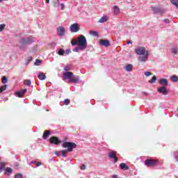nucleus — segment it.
Instances as JSON below:
<instances>
[{
    "label": "nucleus",
    "mask_w": 178,
    "mask_h": 178,
    "mask_svg": "<svg viewBox=\"0 0 178 178\" xmlns=\"http://www.w3.org/2000/svg\"><path fill=\"white\" fill-rule=\"evenodd\" d=\"M105 22H108V16L104 15L98 21V23H105Z\"/></svg>",
    "instance_id": "nucleus-20"
},
{
    "label": "nucleus",
    "mask_w": 178,
    "mask_h": 178,
    "mask_svg": "<svg viewBox=\"0 0 178 178\" xmlns=\"http://www.w3.org/2000/svg\"><path fill=\"white\" fill-rule=\"evenodd\" d=\"M164 23H167V24H169L170 23V21H169V19H165L163 20Z\"/></svg>",
    "instance_id": "nucleus-48"
},
{
    "label": "nucleus",
    "mask_w": 178,
    "mask_h": 178,
    "mask_svg": "<svg viewBox=\"0 0 178 178\" xmlns=\"http://www.w3.org/2000/svg\"><path fill=\"white\" fill-rule=\"evenodd\" d=\"M61 10H65V4L63 3H60Z\"/></svg>",
    "instance_id": "nucleus-45"
},
{
    "label": "nucleus",
    "mask_w": 178,
    "mask_h": 178,
    "mask_svg": "<svg viewBox=\"0 0 178 178\" xmlns=\"http://www.w3.org/2000/svg\"><path fill=\"white\" fill-rule=\"evenodd\" d=\"M19 42L21 43L22 47H24V45H27V44H32V42H34V40L31 37L21 38Z\"/></svg>",
    "instance_id": "nucleus-4"
},
{
    "label": "nucleus",
    "mask_w": 178,
    "mask_h": 178,
    "mask_svg": "<svg viewBox=\"0 0 178 178\" xmlns=\"http://www.w3.org/2000/svg\"><path fill=\"white\" fill-rule=\"evenodd\" d=\"M2 83L3 84H6V83H8V78L6 76H3Z\"/></svg>",
    "instance_id": "nucleus-36"
},
{
    "label": "nucleus",
    "mask_w": 178,
    "mask_h": 178,
    "mask_svg": "<svg viewBox=\"0 0 178 178\" xmlns=\"http://www.w3.org/2000/svg\"><path fill=\"white\" fill-rule=\"evenodd\" d=\"M74 74L72 72H66L63 74V80H70L74 77Z\"/></svg>",
    "instance_id": "nucleus-8"
},
{
    "label": "nucleus",
    "mask_w": 178,
    "mask_h": 178,
    "mask_svg": "<svg viewBox=\"0 0 178 178\" xmlns=\"http://www.w3.org/2000/svg\"><path fill=\"white\" fill-rule=\"evenodd\" d=\"M26 92H27V89H23L22 90L15 92V95L19 98H22Z\"/></svg>",
    "instance_id": "nucleus-11"
},
{
    "label": "nucleus",
    "mask_w": 178,
    "mask_h": 178,
    "mask_svg": "<svg viewBox=\"0 0 178 178\" xmlns=\"http://www.w3.org/2000/svg\"><path fill=\"white\" fill-rule=\"evenodd\" d=\"M113 178H118V175H113Z\"/></svg>",
    "instance_id": "nucleus-54"
},
{
    "label": "nucleus",
    "mask_w": 178,
    "mask_h": 178,
    "mask_svg": "<svg viewBox=\"0 0 178 178\" xmlns=\"http://www.w3.org/2000/svg\"><path fill=\"white\" fill-rule=\"evenodd\" d=\"M81 170H86V165L83 164V165L81 166Z\"/></svg>",
    "instance_id": "nucleus-47"
},
{
    "label": "nucleus",
    "mask_w": 178,
    "mask_h": 178,
    "mask_svg": "<svg viewBox=\"0 0 178 178\" xmlns=\"http://www.w3.org/2000/svg\"><path fill=\"white\" fill-rule=\"evenodd\" d=\"M41 63H42V61H41V60L36 59L34 65L35 66H40Z\"/></svg>",
    "instance_id": "nucleus-32"
},
{
    "label": "nucleus",
    "mask_w": 178,
    "mask_h": 178,
    "mask_svg": "<svg viewBox=\"0 0 178 178\" xmlns=\"http://www.w3.org/2000/svg\"><path fill=\"white\" fill-rule=\"evenodd\" d=\"M25 86H31V81L30 80H25L24 82Z\"/></svg>",
    "instance_id": "nucleus-33"
},
{
    "label": "nucleus",
    "mask_w": 178,
    "mask_h": 178,
    "mask_svg": "<svg viewBox=\"0 0 178 178\" xmlns=\"http://www.w3.org/2000/svg\"><path fill=\"white\" fill-rule=\"evenodd\" d=\"M15 165L17 168H18V167H19V163H16L15 164Z\"/></svg>",
    "instance_id": "nucleus-53"
},
{
    "label": "nucleus",
    "mask_w": 178,
    "mask_h": 178,
    "mask_svg": "<svg viewBox=\"0 0 178 178\" xmlns=\"http://www.w3.org/2000/svg\"><path fill=\"white\" fill-rule=\"evenodd\" d=\"M31 60H33V57H32V56L28 57V58H27V63H26V65H29V63L30 62H31Z\"/></svg>",
    "instance_id": "nucleus-38"
},
{
    "label": "nucleus",
    "mask_w": 178,
    "mask_h": 178,
    "mask_svg": "<svg viewBox=\"0 0 178 178\" xmlns=\"http://www.w3.org/2000/svg\"><path fill=\"white\" fill-rule=\"evenodd\" d=\"M30 163H31H31H35V164H36V163H37V161H31Z\"/></svg>",
    "instance_id": "nucleus-52"
},
{
    "label": "nucleus",
    "mask_w": 178,
    "mask_h": 178,
    "mask_svg": "<svg viewBox=\"0 0 178 178\" xmlns=\"http://www.w3.org/2000/svg\"><path fill=\"white\" fill-rule=\"evenodd\" d=\"M47 3H49V0H46Z\"/></svg>",
    "instance_id": "nucleus-56"
},
{
    "label": "nucleus",
    "mask_w": 178,
    "mask_h": 178,
    "mask_svg": "<svg viewBox=\"0 0 178 178\" xmlns=\"http://www.w3.org/2000/svg\"><path fill=\"white\" fill-rule=\"evenodd\" d=\"M58 55H60V56H63V55H65V49H60L58 50Z\"/></svg>",
    "instance_id": "nucleus-30"
},
{
    "label": "nucleus",
    "mask_w": 178,
    "mask_h": 178,
    "mask_svg": "<svg viewBox=\"0 0 178 178\" xmlns=\"http://www.w3.org/2000/svg\"><path fill=\"white\" fill-rule=\"evenodd\" d=\"M5 26L6 25L3 24H0V32L3 31V29H5Z\"/></svg>",
    "instance_id": "nucleus-41"
},
{
    "label": "nucleus",
    "mask_w": 178,
    "mask_h": 178,
    "mask_svg": "<svg viewBox=\"0 0 178 178\" xmlns=\"http://www.w3.org/2000/svg\"><path fill=\"white\" fill-rule=\"evenodd\" d=\"M145 163L148 167L155 166V165H156V160H151V159H147L145 160Z\"/></svg>",
    "instance_id": "nucleus-10"
},
{
    "label": "nucleus",
    "mask_w": 178,
    "mask_h": 178,
    "mask_svg": "<svg viewBox=\"0 0 178 178\" xmlns=\"http://www.w3.org/2000/svg\"><path fill=\"white\" fill-rule=\"evenodd\" d=\"M12 172H13V170L11 168H7L5 170V173L7 175V176H9V175H12Z\"/></svg>",
    "instance_id": "nucleus-23"
},
{
    "label": "nucleus",
    "mask_w": 178,
    "mask_h": 178,
    "mask_svg": "<svg viewBox=\"0 0 178 178\" xmlns=\"http://www.w3.org/2000/svg\"><path fill=\"white\" fill-rule=\"evenodd\" d=\"M50 144H55V145H58V144H60V140L56 136H51L49 138Z\"/></svg>",
    "instance_id": "nucleus-7"
},
{
    "label": "nucleus",
    "mask_w": 178,
    "mask_h": 178,
    "mask_svg": "<svg viewBox=\"0 0 178 178\" xmlns=\"http://www.w3.org/2000/svg\"><path fill=\"white\" fill-rule=\"evenodd\" d=\"M80 49H81V48H80V46H79L78 47H75L73 51L74 52H79V51H80Z\"/></svg>",
    "instance_id": "nucleus-42"
},
{
    "label": "nucleus",
    "mask_w": 178,
    "mask_h": 178,
    "mask_svg": "<svg viewBox=\"0 0 178 178\" xmlns=\"http://www.w3.org/2000/svg\"><path fill=\"white\" fill-rule=\"evenodd\" d=\"M120 169H122V170H129V167L127 166V165L124 163H122L120 165Z\"/></svg>",
    "instance_id": "nucleus-19"
},
{
    "label": "nucleus",
    "mask_w": 178,
    "mask_h": 178,
    "mask_svg": "<svg viewBox=\"0 0 178 178\" xmlns=\"http://www.w3.org/2000/svg\"><path fill=\"white\" fill-rule=\"evenodd\" d=\"M171 3L178 9V0H171Z\"/></svg>",
    "instance_id": "nucleus-29"
},
{
    "label": "nucleus",
    "mask_w": 178,
    "mask_h": 178,
    "mask_svg": "<svg viewBox=\"0 0 178 178\" xmlns=\"http://www.w3.org/2000/svg\"><path fill=\"white\" fill-rule=\"evenodd\" d=\"M159 83L161 86H163L164 87H168V86H169V81L166 79H160Z\"/></svg>",
    "instance_id": "nucleus-12"
},
{
    "label": "nucleus",
    "mask_w": 178,
    "mask_h": 178,
    "mask_svg": "<svg viewBox=\"0 0 178 178\" xmlns=\"http://www.w3.org/2000/svg\"><path fill=\"white\" fill-rule=\"evenodd\" d=\"M156 80H158V78L156 77V76H154L152 79L149 81V83H150V84L156 83Z\"/></svg>",
    "instance_id": "nucleus-27"
},
{
    "label": "nucleus",
    "mask_w": 178,
    "mask_h": 178,
    "mask_svg": "<svg viewBox=\"0 0 178 178\" xmlns=\"http://www.w3.org/2000/svg\"><path fill=\"white\" fill-rule=\"evenodd\" d=\"M80 81V79H79V77H76V76L74 75V77H72L70 80V83H73L74 84L77 83L78 81Z\"/></svg>",
    "instance_id": "nucleus-16"
},
{
    "label": "nucleus",
    "mask_w": 178,
    "mask_h": 178,
    "mask_svg": "<svg viewBox=\"0 0 178 178\" xmlns=\"http://www.w3.org/2000/svg\"><path fill=\"white\" fill-rule=\"evenodd\" d=\"M4 1H8V0H4Z\"/></svg>",
    "instance_id": "nucleus-60"
},
{
    "label": "nucleus",
    "mask_w": 178,
    "mask_h": 178,
    "mask_svg": "<svg viewBox=\"0 0 178 178\" xmlns=\"http://www.w3.org/2000/svg\"><path fill=\"white\" fill-rule=\"evenodd\" d=\"M171 52H172V55H176L177 54V49L172 48L171 50Z\"/></svg>",
    "instance_id": "nucleus-34"
},
{
    "label": "nucleus",
    "mask_w": 178,
    "mask_h": 178,
    "mask_svg": "<svg viewBox=\"0 0 178 178\" xmlns=\"http://www.w3.org/2000/svg\"><path fill=\"white\" fill-rule=\"evenodd\" d=\"M15 178H23L22 174H17L15 175Z\"/></svg>",
    "instance_id": "nucleus-44"
},
{
    "label": "nucleus",
    "mask_w": 178,
    "mask_h": 178,
    "mask_svg": "<svg viewBox=\"0 0 178 178\" xmlns=\"http://www.w3.org/2000/svg\"><path fill=\"white\" fill-rule=\"evenodd\" d=\"M143 94L144 95H147V92H143Z\"/></svg>",
    "instance_id": "nucleus-55"
},
{
    "label": "nucleus",
    "mask_w": 178,
    "mask_h": 178,
    "mask_svg": "<svg viewBox=\"0 0 178 178\" xmlns=\"http://www.w3.org/2000/svg\"><path fill=\"white\" fill-rule=\"evenodd\" d=\"M2 1H3V0H0V3H1V2H2Z\"/></svg>",
    "instance_id": "nucleus-58"
},
{
    "label": "nucleus",
    "mask_w": 178,
    "mask_h": 178,
    "mask_svg": "<svg viewBox=\"0 0 178 178\" xmlns=\"http://www.w3.org/2000/svg\"><path fill=\"white\" fill-rule=\"evenodd\" d=\"M108 158H111V159H114V163L118 162V157H116V152L115 151H111L108 152Z\"/></svg>",
    "instance_id": "nucleus-9"
},
{
    "label": "nucleus",
    "mask_w": 178,
    "mask_h": 178,
    "mask_svg": "<svg viewBox=\"0 0 178 178\" xmlns=\"http://www.w3.org/2000/svg\"><path fill=\"white\" fill-rule=\"evenodd\" d=\"M70 30L72 33H77L80 31V26L77 23L73 24L70 26Z\"/></svg>",
    "instance_id": "nucleus-5"
},
{
    "label": "nucleus",
    "mask_w": 178,
    "mask_h": 178,
    "mask_svg": "<svg viewBox=\"0 0 178 178\" xmlns=\"http://www.w3.org/2000/svg\"><path fill=\"white\" fill-rule=\"evenodd\" d=\"M72 45L73 46V47H74L75 45H79V43H78V42H77V39L76 40H73L72 42Z\"/></svg>",
    "instance_id": "nucleus-37"
},
{
    "label": "nucleus",
    "mask_w": 178,
    "mask_h": 178,
    "mask_svg": "<svg viewBox=\"0 0 178 178\" xmlns=\"http://www.w3.org/2000/svg\"><path fill=\"white\" fill-rule=\"evenodd\" d=\"M159 92L160 94H163V95H166L168 94V89H166V87L165 86H161L158 89Z\"/></svg>",
    "instance_id": "nucleus-14"
},
{
    "label": "nucleus",
    "mask_w": 178,
    "mask_h": 178,
    "mask_svg": "<svg viewBox=\"0 0 178 178\" xmlns=\"http://www.w3.org/2000/svg\"><path fill=\"white\" fill-rule=\"evenodd\" d=\"M62 147L63 148H67L65 150L68 152H72L74 148L77 147V145L72 142H64L63 143Z\"/></svg>",
    "instance_id": "nucleus-3"
},
{
    "label": "nucleus",
    "mask_w": 178,
    "mask_h": 178,
    "mask_svg": "<svg viewBox=\"0 0 178 178\" xmlns=\"http://www.w3.org/2000/svg\"><path fill=\"white\" fill-rule=\"evenodd\" d=\"M100 45H102V47H108L111 45V42H109V40H102L99 42Z\"/></svg>",
    "instance_id": "nucleus-13"
},
{
    "label": "nucleus",
    "mask_w": 178,
    "mask_h": 178,
    "mask_svg": "<svg viewBox=\"0 0 178 178\" xmlns=\"http://www.w3.org/2000/svg\"><path fill=\"white\" fill-rule=\"evenodd\" d=\"M154 13H163L165 10L159 7H153L152 8Z\"/></svg>",
    "instance_id": "nucleus-15"
},
{
    "label": "nucleus",
    "mask_w": 178,
    "mask_h": 178,
    "mask_svg": "<svg viewBox=\"0 0 178 178\" xmlns=\"http://www.w3.org/2000/svg\"><path fill=\"white\" fill-rule=\"evenodd\" d=\"M6 88H8V85H4V86L0 87V94H1V92H3V91H5L6 90Z\"/></svg>",
    "instance_id": "nucleus-31"
},
{
    "label": "nucleus",
    "mask_w": 178,
    "mask_h": 178,
    "mask_svg": "<svg viewBox=\"0 0 178 178\" xmlns=\"http://www.w3.org/2000/svg\"><path fill=\"white\" fill-rule=\"evenodd\" d=\"M67 152H68L66 149L60 151V154H61V156H63V158H66V156H67Z\"/></svg>",
    "instance_id": "nucleus-25"
},
{
    "label": "nucleus",
    "mask_w": 178,
    "mask_h": 178,
    "mask_svg": "<svg viewBox=\"0 0 178 178\" xmlns=\"http://www.w3.org/2000/svg\"><path fill=\"white\" fill-rule=\"evenodd\" d=\"M128 44H131V41L128 42Z\"/></svg>",
    "instance_id": "nucleus-57"
},
{
    "label": "nucleus",
    "mask_w": 178,
    "mask_h": 178,
    "mask_svg": "<svg viewBox=\"0 0 178 178\" xmlns=\"http://www.w3.org/2000/svg\"><path fill=\"white\" fill-rule=\"evenodd\" d=\"M54 154L56 156H60V152H55Z\"/></svg>",
    "instance_id": "nucleus-46"
},
{
    "label": "nucleus",
    "mask_w": 178,
    "mask_h": 178,
    "mask_svg": "<svg viewBox=\"0 0 178 178\" xmlns=\"http://www.w3.org/2000/svg\"><path fill=\"white\" fill-rule=\"evenodd\" d=\"M51 45H55V43H52V44Z\"/></svg>",
    "instance_id": "nucleus-59"
},
{
    "label": "nucleus",
    "mask_w": 178,
    "mask_h": 178,
    "mask_svg": "<svg viewBox=\"0 0 178 178\" xmlns=\"http://www.w3.org/2000/svg\"><path fill=\"white\" fill-rule=\"evenodd\" d=\"M6 163L3 162H1L0 163V173H2V172H3V170H5L6 169Z\"/></svg>",
    "instance_id": "nucleus-21"
},
{
    "label": "nucleus",
    "mask_w": 178,
    "mask_h": 178,
    "mask_svg": "<svg viewBox=\"0 0 178 178\" xmlns=\"http://www.w3.org/2000/svg\"><path fill=\"white\" fill-rule=\"evenodd\" d=\"M89 33L90 34V35H92L93 37H98V32L95 31H90Z\"/></svg>",
    "instance_id": "nucleus-28"
},
{
    "label": "nucleus",
    "mask_w": 178,
    "mask_h": 178,
    "mask_svg": "<svg viewBox=\"0 0 178 178\" xmlns=\"http://www.w3.org/2000/svg\"><path fill=\"white\" fill-rule=\"evenodd\" d=\"M64 70L65 71V72H69V68H67L66 67H64Z\"/></svg>",
    "instance_id": "nucleus-51"
},
{
    "label": "nucleus",
    "mask_w": 178,
    "mask_h": 178,
    "mask_svg": "<svg viewBox=\"0 0 178 178\" xmlns=\"http://www.w3.org/2000/svg\"><path fill=\"white\" fill-rule=\"evenodd\" d=\"M176 154H178V153L177 152L175 153V158L176 161H178V156H177Z\"/></svg>",
    "instance_id": "nucleus-50"
},
{
    "label": "nucleus",
    "mask_w": 178,
    "mask_h": 178,
    "mask_svg": "<svg viewBox=\"0 0 178 178\" xmlns=\"http://www.w3.org/2000/svg\"><path fill=\"white\" fill-rule=\"evenodd\" d=\"M171 81L173 83H177L178 81V76L177 75L171 76Z\"/></svg>",
    "instance_id": "nucleus-26"
},
{
    "label": "nucleus",
    "mask_w": 178,
    "mask_h": 178,
    "mask_svg": "<svg viewBox=\"0 0 178 178\" xmlns=\"http://www.w3.org/2000/svg\"><path fill=\"white\" fill-rule=\"evenodd\" d=\"M71 53H72V51L70 50V49H67L65 51V55H69V54H71Z\"/></svg>",
    "instance_id": "nucleus-43"
},
{
    "label": "nucleus",
    "mask_w": 178,
    "mask_h": 178,
    "mask_svg": "<svg viewBox=\"0 0 178 178\" xmlns=\"http://www.w3.org/2000/svg\"><path fill=\"white\" fill-rule=\"evenodd\" d=\"M38 77L39 80H45V79H47V76L45 74H44V72H39Z\"/></svg>",
    "instance_id": "nucleus-17"
},
{
    "label": "nucleus",
    "mask_w": 178,
    "mask_h": 178,
    "mask_svg": "<svg viewBox=\"0 0 178 178\" xmlns=\"http://www.w3.org/2000/svg\"><path fill=\"white\" fill-rule=\"evenodd\" d=\"M35 165H36V166H41L42 163H41V162L36 161Z\"/></svg>",
    "instance_id": "nucleus-49"
},
{
    "label": "nucleus",
    "mask_w": 178,
    "mask_h": 178,
    "mask_svg": "<svg viewBox=\"0 0 178 178\" xmlns=\"http://www.w3.org/2000/svg\"><path fill=\"white\" fill-rule=\"evenodd\" d=\"M120 13V9H119V7L115 6L113 7V13H114V15H119Z\"/></svg>",
    "instance_id": "nucleus-22"
},
{
    "label": "nucleus",
    "mask_w": 178,
    "mask_h": 178,
    "mask_svg": "<svg viewBox=\"0 0 178 178\" xmlns=\"http://www.w3.org/2000/svg\"><path fill=\"white\" fill-rule=\"evenodd\" d=\"M65 33H66V29H65V27L58 26L57 28V35H59V37H63V35H65Z\"/></svg>",
    "instance_id": "nucleus-6"
},
{
    "label": "nucleus",
    "mask_w": 178,
    "mask_h": 178,
    "mask_svg": "<svg viewBox=\"0 0 178 178\" xmlns=\"http://www.w3.org/2000/svg\"><path fill=\"white\" fill-rule=\"evenodd\" d=\"M132 70H133V65L128 64L127 65H126L125 70H127V72H131Z\"/></svg>",
    "instance_id": "nucleus-24"
},
{
    "label": "nucleus",
    "mask_w": 178,
    "mask_h": 178,
    "mask_svg": "<svg viewBox=\"0 0 178 178\" xmlns=\"http://www.w3.org/2000/svg\"><path fill=\"white\" fill-rule=\"evenodd\" d=\"M50 134H51V131L49 130L44 131V132L43 134L44 140H47V138H48V137H49Z\"/></svg>",
    "instance_id": "nucleus-18"
},
{
    "label": "nucleus",
    "mask_w": 178,
    "mask_h": 178,
    "mask_svg": "<svg viewBox=\"0 0 178 178\" xmlns=\"http://www.w3.org/2000/svg\"><path fill=\"white\" fill-rule=\"evenodd\" d=\"M144 74L146 76V77H148L149 76H152V73H151V72H145Z\"/></svg>",
    "instance_id": "nucleus-39"
},
{
    "label": "nucleus",
    "mask_w": 178,
    "mask_h": 178,
    "mask_svg": "<svg viewBox=\"0 0 178 178\" xmlns=\"http://www.w3.org/2000/svg\"><path fill=\"white\" fill-rule=\"evenodd\" d=\"M54 8H58V6H59V0H56V1H54Z\"/></svg>",
    "instance_id": "nucleus-35"
},
{
    "label": "nucleus",
    "mask_w": 178,
    "mask_h": 178,
    "mask_svg": "<svg viewBox=\"0 0 178 178\" xmlns=\"http://www.w3.org/2000/svg\"><path fill=\"white\" fill-rule=\"evenodd\" d=\"M78 47H80L82 51L87 49V38L86 36L81 35L80 37L77 38Z\"/></svg>",
    "instance_id": "nucleus-2"
},
{
    "label": "nucleus",
    "mask_w": 178,
    "mask_h": 178,
    "mask_svg": "<svg viewBox=\"0 0 178 178\" xmlns=\"http://www.w3.org/2000/svg\"><path fill=\"white\" fill-rule=\"evenodd\" d=\"M135 52L137 55H140L138 58L139 62L145 63L148 60V57L149 56V51L145 49L144 47H139L135 49Z\"/></svg>",
    "instance_id": "nucleus-1"
},
{
    "label": "nucleus",
    "mask_w": 178,
    "mask_h": 178,
    "mask_svg": "<svg viewBox=\"0 0 178 178\" xmlns=\"http://www.w3.org/2000/svg\"><path fill=\"white\" fill-rule=\"evenodd\" d=\"M64 104L65 105H69V104H70V100L69 99H65L64 100Z\"/></svg>",
    "instance_id": "nucleus-40"
}]
</instances>
